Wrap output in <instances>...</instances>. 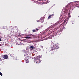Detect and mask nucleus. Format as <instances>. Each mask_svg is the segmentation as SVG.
I'll return each mask as SVG.
<instances>
[{
	"mask_svg": "<svg viewBox=\"0 0 79 79\" xmlns=\"http://www.w3.org/2000/svg\"><path fill=\"white\" fill-rule=\"evenodd\" d=\"M50 47L52 50H55V49H58L59 48L58 45L57 44L54 45L53 44H51Z\"/></svg>",
	"mask_w": 79,
	"mask_h": 79,
	"instance_id": "obj_1",
	"label": "nucleus"
},
{
	"mask_svg": "<svg viewBox=\"0 0 79 79\" xmlns=\"http://www.w3.org/2000/svg\"><path fill=\"white\" fill-rule=\"evenodd\" d=\"M60 27H62L61 28H60V27H57V28H56L54 29L55 31H56V30H57V31H58L59 32H62V31L63 30V27H64V25H63V23H62L61 24L60 26Z\"/></svg>",
	"mask_w": 79,
	"mask_h": 79,
	"instance_id": "obj_2",
	"label": "nucleus"
},
{
	"mask_svg": "<svg viewBox=\"0 0 79 79\" xmlns=\"http://www.w3.org/2000/svg\"><path fill=\"white\" fill-rule=\"evenodd\" d=\"M40 56H38L36 57V63H40L41 61H40Z\"/></svg>",
	"mask_w": 79,
	"mask_h": 79,
	"instance_id": "obj_3",
	"label": "nucleus"
},
{
	"mask_svg": "<svg viewBox=\"0 0 79 79\" xmlns=\"http://www.w3.org/2000/svg\"><path fill=\"white\" fill-rule=\"evenodd\" d=\"M56 33L55 34V35H60V31H59L58 30L56 31Z\"/></svg>",
	"mask_w": 79,
	"mask_h": 79,
	"instance_id": "obj_4",
	"label": "nucleus"
},
{
	"mask_svg": "<svg viewBox=\"0 0 79 79\" xmlns=\"http://www.w3.org/2000/svg\"><path fill=\"white\" fill-rule=\"evenodd\" d=\"M2 57L4 59H8V55H5L2 56Z\"/></svg>",
	"mask_w": 79,
	"mask_h": 79,
	"instance_id": "obj_5",
	"label": "nucleus"
},
{
	"mask_svg": "<svg viewBox=\"0 0 79 79\" xmlns=\"http://www.w3.org/2000/svg\"><path fill=\"white\" fill-rule=\"evenodd\" d=\"M53 16H54V15H50L49 16L48 18V19H50V18H53Z\"/></svg>",
	"mask_w": 79,
	"mask_h": 79,
	"instance_id": "obj_6",
	"label": "nucleus"
},
{
	"mask_svg": "<svg viewBox=\"0 0 79 79\" xmlns=\"http://www.w3.org/2000/svg\"><path fill=\"white\" fill-rule=\"evenodd\" d=\"M40 1H34V3H40V2H39Z\"/></svg>",
	"mask_w": 79,
	"mask_h": 79,
	"instance_id": "obj_7",
	"label": "nucleus"
},
{
	"mask_svg": "<svg viewBox=\"0 0 79 79\" xmlns=\"http://www.w3.org/2000/svg\"><path fill=\"white\" fill-rule=\"evenodd\" d=\"M29 58H31V57L29 56H27V59H26V60H28Z\"/></svg>",
	"mask_w": 79,
	"mask_h": 79,
	"instance_id": "obj_8",
	"label": "nucleus"
},
{
	"mask_svg": "<svg viewBox=\"0 0 79 79\" xmlns=\"http://www.w3.org/2000/svg\"><path fill=\"white\" fill-rule=\"evenodd\" d=\"M25 39H31L30 36H26L25 37Z\"/></svg>",
	"mask_w": 79,
	"mask_h": 79,
	"instance_id": "obj_9",
	"label": "nucleus"
},
{
	"mask_svg": "<svg viewBox=\"0 0 79 79\" xmlns=\"http://www.w3.org/2000/svg\"><path fill=\"white\" fill-rule=\"evenodd\" d=\"M40 22H41V23H42L43 22H44V19H40Z\"/></svg>",
	"mask_w": 79,
	"mask_h": 79,
	"instance_id": "obj_10",
	"label": "nucleus"
},
{
	"mask_svg": "<svg viewBox=\"0 0 79 79\" xmlns=\"http://www.w3.org/2000/svg\"><path fill=\"white\" fill-rule=\"evenodd\" d=\"M31 48H32V49H34V46H31L30 47Z\"/></svg>",
	"mask_w": 79,
	"mask_h": 79,
	"instance_id": "obj_11",
	"label": "nucleus"
},
{
	"mask_svg": "<svg viewBox=\"0 0 79 79\" xmlns=\"http://www.w3.org/2000/svg\"><path fill=\"white\" fill-rule=\"evenodd\" d=\"M18 45H23V44L21 43H20L19 44H18Z\"/></svg>",
	"mask_w": 79,
	"mask_h": 79,
	"instance_id": "obj_12",
	"label": "nucleus"
},
{
	"mask_svg": "<svg viewBox=\"0 0 79 79\" xmlns=\"http://www.w3.org/2000/svg\"><path fill=\"white\" fill-rule=\"evenodd\" d=\"M48 3V2H44V4H47Z\"/></svg>",
	"mask_w": 79,
	"mask_h": 79,
	"instance_id": "obj_13",
	"label": "nucleus"
},
{
	"mask_svg": "<svg viewBox=\"0 0 79 79\" xmlns=\"http://www.w3.org/2000/svg\"><path fill=\"white\" fill-rule=\"evenodd\" d=\"M0 75L1 76H2L3 74H2V73H1V72H0Z\"/></svg>",
	"mask_w": 79,
	"mask_h": 79,
	"instance_id": "obj_14",
	"label": "nucleus"
},
{
	"mask_svg": "<svg viewBox=\"0 0 79 79\" xmlns=\"http://www.w3.org/2000/svg\"><path fill=\"white\" fill-rule=\"evenodd\" d=\"M66 19H65V20H64V22L63 23H66Z\"/></svg>",
	"mask_w": 79,
	"mask_h": 79,
	"instance_id": "obj_15",
	"label": "nucleus"
},
{
	"mask_svg": "<svg viewBox=\"0 0 79 79\" xmlns=\"http://www.w3.org/2000/svg\"><path fill=\"white\" fill-rule=\"evenodd\" d=\"M32 31H33V32H35V30H32Z\"/></svg>",
	"mask_w": 79,
	"mask_h": 79,
	"instance_id": "obj_16",
	"label": "nucleus"
},
{
	"mask_svg": "<svg viewBox=\"0 0 79 79\" xmlns=\"http://www.w3.org/2000/svg\"><path fill=\"white\" fill-rule=\"evenodd\" d=\"M35 30H36V31H39V29H38L37 28H36Z\"/></svg>",
	"mask_w": 79,
	"mask_h": 79,
	"instance_id": "obj_17",
	"label": "nucleus"
},
{
	"mask_svg": "<svg viewBox=\"0 0 79 79\" xmlns=\"http://www.w3.org/2000/svg\"><path fill=\"white\" fill-rule=\"evenodd\" d=\"M51 54H52V55H54V53H53V52H52Z\"/></svg>",
	"mask_w": 79,
	"mask_h": 79,
	"instance_id": "obj_18",
	"label": "nucleus"
},
{
	"mask_svg": "<svg viewBox=\"0 0 79 79\" xmlns=\"http://www.w3.org/2000/svg\"><path fill=\"white\" fill-rule=\"evenodd\" d=\"M26 63H29V61H26Z\"/></svg>",
	"mask_w": 79,
	"mask_h": 79,
	"instance_id": "obj_19",
	"label": "nucleus"
},
{
	"mask_svg": "<svg viewBox=\"0 0 79 79\" xmlns=\"http://www.w3.org/2000/svg\"><path fill=\"white\" fill-rule=\"evenodd\" d=\"M37 21L39 23V22H40V20H37Z\"/></svg>",
	"mask_w": 79,
	"mask_h": 79,
	"instance_id": "obj_20",
	"label": "nucleus"
},
{
	"mask_svg": "<svg viewBox=\"0 0 79 79\" xmlns=\"http://www.w3.org/2000/svg\"><path fill=\"white\" fill-rule=\"evenodd\" d=\"M49 37H50V38H52V36H49Z\"/></svg>",
	"mask_w": 79,
	"mask_h": 79,
	"instance_id": "obj_21",
	"label": "nucleus"
},
{
	"mask_svg": "<svg viewBox=\"0 0 79 79\" xmlns=\"http://www.w3.org/2000/svg\"><path fill=\"white\" fill-rule=\"evenodd\" d=\"M1 40H2V39H1V38H0V41H1Z\"/></svg>",
	"mask_w": 79,
	"mask_h": 79,
	"instance_id": "obj_22",
	"label": "nucleus"
},
{
	"mask_svg": "<svg viewBox=\"0 0 79 79\" xmlns=\"http://www.w3.org/2000/svg\"><path fill=\"white\" fill-rule=\"evenodd\" d=\"M32 35V36L33 35Z\"/></svg>",
	"mask_w": 79,
	"mask_h": 79,
	"instance_id": "obj_23",
	"label": "nucleus"
},
{
	"mask_svg": "<svg viewBox=\"0 0 79 79\" xmlns=\"http://www.w3.org/2000/svg\"><path fill=\"white\" fill-rule=\"evenodd\" d=\"M0 60H1V58L0 57Z\"/></svg>",
	"mask_w": 79,
	"mask_h": 79,
	"instance_id": "obj_24",
	"label": "nucleus"
},
{
	"mask_svg": "<svg viewBox=\"0 0 79 79\" xmlns=\"http://www.w3.org/2000/svg\"><path fill=\"white\" fill-rule=\"evenodd\" d=\"M25 56V55H24V56Z\"/></svg>",
	"mask_w": 79,
	"mask_h": 79,
	"instance_id": "obj_25",
	"label": "nucleus"
}]
</instances>
